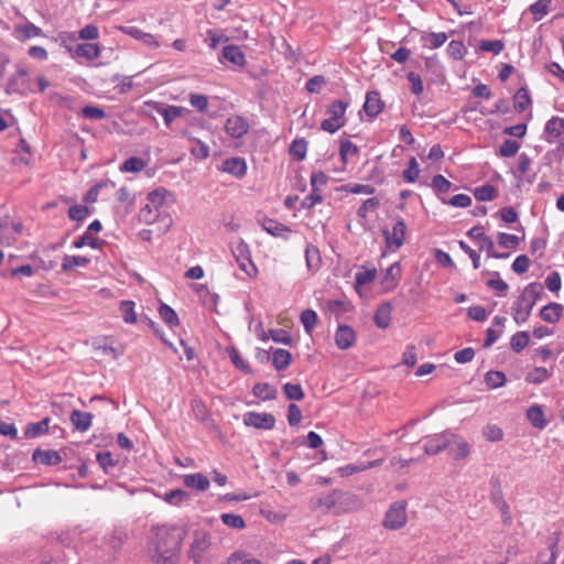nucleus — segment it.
Returning a JSON list of instances; mask_svg holds the SVG:
<instances>
[{
  "instance_id": "nucleus-1",
  "label": "nucleus",
  "mask_w": 564,
  "mask_h": 564,
  "mask_svg": "<svg viewBox=\"0 0 564 564\" xmlns=\"http://www.w3.org/2000/svg\"><path fill=\"white\" fill-rule=\"evenodd\" d=\"M184 536L185 530L182 527H154L150 538L154 564H177Z\"/></svg>"
},
{
  "instance_id": "nucleus-2",
  "label": "nucleus",
  "mask_w": 564,
  "mask_h": 564,
  "mask_svg": "<svg viewBox=\"0 0 564 564\" xmlns=\"http://www.w3.org/2000/svg\"><path fill=\"white\" fill-rule=\"evenodd\" d=\"M349 106L348 101L337 99L334 100L326 109L328 116L321 122V129L328 133H335L346 124V110Z\"/></svg>"
},
{
  "instance_id": "nucleus-3",
  "label": "nucleus",
  "mask_w": 564,
  "mask_h": 564,
  "mask_svg": "<svg viewBox=\"0 0 564 564\" xmlns=\"http://www.w3.org/2000/svg\"><path fill=\"white\" fill-rule=\"evenodd\" d=\"M231 252L239 265V268L250 278H254L258 269L251 259V251L247 242L239 239L231 245Z\"/></svg>"
},
{
  "instance_id": "nucleus-4",
  "label": "nucleus",
  "mask_w": 564,
  "mask_h": 564,
  "mask_svg": "<svg viewBox=\"0 0 564 564\" xmlns=\"http://www.w3.org/2000/svg\"><path fill=\"white\" fill-rule=\"evenodd\" d=\"M210 546V535L203 529H197L193 533V540L189 543L188 557L196 564L204 560L206 552Z\"/></svg>"
},
{
  "instance_id": "nucleus-5",
  "label": "nucleus",
  "mask_w": 564,
  "mask_h": 564,
  "mask_svg": "<svg viewBox=\"0 0 564 564\" xmlns=\"http://www.w3.org/2000/svg\"><path fill=\"white\" fill-rule=\"evenodd\" d=\"M406 523V503L405 501H397L388 509L383 525L390 530H398Z\"/></svg>"
},
{
  "instance_id": "nucleus-6",
  "label": "nucleus",
  "mask_w": 564,
  "mask_h": 564,
  "mask_svg": "<svg viewBox=\"0 0 564 564\" xmlns=\"http://www.w3.org/2000/svg\"><path fill=\"white\" fill-rule=\"evenodd\" d=\"M448 441L446 449L454 460H462L469 456L471 445L464 437L449 432Z\"/></svg>"
},
{
  "instance_id": "nucleus-7",
  "label": "nucleus",
  "mask_w": 564,
  "mask_h": 564,
  "mask_svg": "<svg viewBox=\"0 0 564 564\" xmlns=\"http://www.w3.org/2000/svg\"><path fill=\"white\" fill-rule=\"evenodd\" d=\"M382 235L389 248L399 249L404 243L406 235V225L404 220H397L392 229L382 230Z\"/></svg>"
},
{
  "instance_id": "nucleus-8",
  "label": "nucleus",
  "mask_w": 564,
  "mask_h": 564,
  "mask_svg": "<svg viewBox=\"0 0 564 564\" xmlns=\"http://www.w3.org/2000/svg\"><path fill=\"white\" fill-rule=\"evenodd\" d=\"M243 423L247 426L261 430H272L275 425V417L270 413L247 412L243 415Z\"/></svg>"
},
{
  "instance_id": "nucleus-9",
  "label": "nucleus",
  "mask_w": 564,
  "mask_h": 564,
  "mask_svg": "<svg viewBox=\"0 0 564 564\" xmlns=\"http://www.w3.org/2000/svg\"><path fill=\"white\" fill-rule=\"evenodd\" d=\"M167 196H170V192L163 187H160V188L152 191L151 193L148 194L149 204L142 210V217L144 218L145 221H152L155 218V216L152 217L150 215L152 213L151 205L155 209L156 208L159 209V207H161L165 203V199Z\"/></svg>"
},
{
  "instance_id": "nucleus-10",
  "label": "nucleus",
  "mask_w": 564,
  "mask_h": 564,
  "mask_svg": "<svg viewBox=\"0 0 564 564\" xmlns=\"http://www.w3.org/2000/svg\"><path fill=\"white\" fill-rule=\"evenodd\" d=\"M119 30L122 33L140 41L143 45H145L148 47L156 48L160 46L159 41L155 39V36L153 34L143 32L138 26L121 25V26H119Z\"/></svg>"
},
{
  "instance_id": "nucleus-11",
  "label": "nucleus",
  "mask_w": 564,
  "mask_h": 564,
  "mask_svg": "<svg viewBox=\"0 0 564 564\" xmlns=\"http://www.w3.org/2000/svg\"><path fill=\"white\" fill-rule=\"evenodd\" d=\"M449 431H445L440 434L429 436L424 444V452L427 455H436L443 449H446L448 445Z\"/></svg>"
},
{
  "instance_id": "nucleus-12",
  "label": "nucleus",
  "mask_w": 564,
  "mask_h": 564,
  "mask_svg": "<svg viewBox=\"0 0 564 564\" xmlns=\"http://www.w3.org/2000/svg\"><path fill=\"white\" fill-rule=\"evenodd\" d=\"M225 130L230 137L239 139L248 132L249 124L242 117L234 116L227 119Z\"/></svg>"
},
{
  "instance_id": "nucleus-13",
  "label": "nucleus",
  "mask_w": 564,
  "mask_h": 564,
  "mask_svg": "<svg viewBox=\"0 0 564 564\" xmlns=\"http://www.w3.org/2000/svg\"><path fill=\"white\" fill-rule=\"evenodd\" d=\"M154 109L163 117L166 127H170L173 120L176 118L182 117L185 112H188V110L183 107L174 105L163 106L160 102L154 104Z\"/></svg>"
},
{
  "instance_id": "nucleus-14",
  "label": "nucleus",
  "mask_w": 564,
  "mask_h": 564,
  "mask_svg": "<svg viewBox=\"0 0 564 564\" xmlns=\"http://www.w3.org/2000/svg\"><path fill=\"white\" fill-rule=\"evenodd\" d=\"M356 341L355 330L348 325H340L335 334V343L339 349H348Z\"/></svg>"
},
{
  "instance_id": "nucleus-15",
  "label": "nucleus",
  "mask_w": 564,
  "mask_h": 564,
  "mask_svg": "<svg viewBox=\"0 0 564 564\" xmlns=\"http://www.w3.org/2000/svg\"><path fill=\"white\" fill-rule=\"evenodd\" d=\"M384 104L381 100L380 94L376 90L369 91L366 95V100L364 104V110L370 118H376L382 110Z\"/></svg>"
},
{
  "instance_id": "nucleus-16",
  "label": "nucleus",
  "mask_w": 564,
  "mask_h": 564,
  "mask_svg": "<svg viewBox=\"0 0 564 564\" xmlns=\"http://www.w3.org/2000/svg\"><path fill=\"white\" fill-rule=\"evenodd\" d=\"M69 420L75 430L86 432L91 426L93 414L89 412L73 410L69 415Z\"/></svg>"
},
{
  "instance_id": "nucleus-17",
  "label": "nucleus",
  "mask_w": 564,
  "mask_h": 564,
  "mask_svg": "<svg viewBox=\"0 0 564 564\" xmlns=\"http://www.w3.org/2000/svg\"><path fill=\"white\" fill-rule=\"evenodd\" d=\"M101 48L96 43L77 44L74 48L75 57H83L87 61H94L100 56Z\"/></svg>"
},
{
  "instance_id": "nucleus-18",
  "label": "nucleus",
  "mask_w": 564,
  "mask_h": 564,
  "mask_svg": "<svg viewBox=\"0 0 564 564\" xmlns=\"http://www.w3.org/2000/svg\"><path fill=\"white\" fill-rule=\"evenodd\" d=\"M534 306L527 302H521V299H517L512 305V317L518 325H521L528 321Z\"/></svg>"
},
{
  "instance_id": "nucleus-19",
  "label": "nucleus",
  "mask_w": 564,
  "mask_h": 564,
  "mask_svg": "<svg viewBox=\"0 0 564 564\" xmlns=\"http://www.w3.org/2000/svg\"><path fill=\"white\" fill-rule=\"evenodd\" d=\"M564 312V306L560 303H549L540 311L541 318L546 323H556L561 319Z\"/></svg>"
},
{
  "instance_id": "nucleus-20",
  "label": "nucleus",
  "mask_w": 564,
  "mask_h": 564,
  "mask_svg": "<svg viewBox=\"0 0 564 564\" xmlns=\"http://www.w3.org/2000/svg\"><path fill=\"white\" fill-rule=\"evenodd\" d=\"M183 482L186 487L205 491L209 488V479L202 473L187 474L183 476Z\"/></svg>"
},
{
  "instance_id": "nucleus-21",
  "label": "nucleus",
  "mask_w": 564,
  "mask_h": 564,
  "mask_svg": "<svg viewBox=\"0 0 564 564\" xmlns=\"http://www.w3.org/2000/svg\"><path fill=\"white\" fill-rule=\"evenodd\" d=\"M223 170L238 178L247 172V163L242 158H230L224 161Z\"/></svg>"
},
{
  "instance_id": "nucleus-22",
  "label": "nucleus",
  "mask_w": 564,
  "mask_h": 564,
  "mask_svg": "<svg viewBox=\"0 0 564 564\" xmlns=\"http://www.w3.org/2000/svg\"><path fill=\"white\" fill-rule=\"evenodd\" d=\"M305 261L310 271L315 272L322 264V257L316 246L307 243L305 248Z\"/></svg>"
},
{
  "instance_id": "nucleus-23",
  "label": "nucleus",
  "mask_w": 564,
  "mask_h": 564,
  "mask_svg": "<svg viewBox=\"0 0 564 564\" xmlns=\"http://www.w3.org/2000/svg\"><path fill=\"white\" fill-rule=\"evenodd\" d=\"M527 419L535 429L543 430L547 425L544 412L540 405H532L527 410Z\"/></svg>"
},
{
  "instance_id": "nucleus-24",
  "label": "nucleus",
  "mask_w": 564,
  "mask_h": 564,
  "mask_svg": "<svg viewBox=\"0 0 564 564\" xmlns=\"http://www.w3.org/2000/svg\"><path fill=\"white\" fill-rule=\"evenodd\" d=\"M33 459L43 465H57L62 462V457L56 451H41L37 449L33 454Z\"/></svg>"
},
{
  "instance_id": "nucleus-25",
  "label": "nucleus",
  "mask_w": 564,
  "mask_h": 564,
  "mask_svg": "<svg viewBox=\"0 0 564 564\" xmlns=\"http://www.w3.org/2000/svg\"><path fill=\"white\" fill-rule=\"evenodd\" d=\"M263 229L273 237L288 238L291 229L274 219H267L263 223Z\"/></svg>"
},
{
  "instance_id": "nucleus-26",
  "label": "nucleus",
  "mask_w": 564,
  "mask_h": 564,
  "mask_svg": "<svg viewBox=\"0 0 564 564\" xmlns=\"http://www.w3.org/2000/svg\"><path fill=\"white\" fill-rule=\"evenodd\" d=\"M223 56L228 62L243 66L246 64V57L242 51L236 45H227L223 48Z\"/></svg>"
},
{
  "instance_id": "nucleus-27",
  "label": "nucleus",
  "mask_w": 564,
  "mask_h": 564,
  "mask_svg": "<svg viewBox=\"0 0 564 564\" xmlns=\"http://www.w3.org/2000/svg\"><path fill=\"white\" fill-rule=\"evenodd\" d=\"M552 2L553 0H538L530 4L528 10L532 14L534 22L541 21L544 17L547 15Z\"/></svg>"
},
{
  "instance_id": "nucleus-28",
  "label": "nucleus",
  "mask_w": 564,
  "mask_h": 564,
  "mask_svg": "<svg viewBox=\"0 0 564 564\" xmlns=\"http://www.w3.org/2000/svg\"><path fill=\"white\" fill-rule=\"evenodd\" d=\"M163 500L169 505L180 507L189 501V494L183 489H172L164 494Z\"/></svg>"
},
{
  "instance_id": "nucleus-29",
  "label": "nucleus",
  "mask_w": 564,
  "mask_h": 564,
  "mask_svg": "<svg viewBox=\"0 0 564 564\" xmlns=\"http://www.w3.org/2000/svg\"><path fill=\"white\" fill-rule=\"evenodd\" d=\"M541 294H542V286L538 283H530L529 285H527L523 289L519 299H521V302H527V303L531 304L532 306H534L536 301L540 299Z\"/></svg>"
},
{
  "instance_id": "nucleus-30",
  "label": "nucleus",
  "mask_w": 564,
  "mask_h": 564,
  "mask_svg": "<svg viewBox=\"0 0 564 564\" xmlns=\"http://www.w3.org/2000/svg\"><path fill=\"white\" fill-rule=\"evenodd\" d=\"M401 275V267L398 262L391 264L382 279V283L386 285L388 290H392L397 286L398 280Z\"/></svg>"
},
{
  "instance_id": "nucleus-31",
  "label": "nucleus",
  "mask_w": 564,
  "mask_h": 564,
  "mask_svg": "<svg viewBox=\"0 0 564 564\" xmlns=\"http://www.w3.org/2000/svg\"><path fill=\"white\" fill-rule=\"evenodd\" d=\"M48 423H50V419L45 417L40 422L28 424L25 432H24L25 436L28 438H35L42 434L47 433L48 432Z\"/></svg>"
},
{
  "instance_id": "nucleus-32",
  "label": "nucleus",
  "mask_w": 564,
  "mask_h": 564,
  "mask_svg": "<svg viewBox=\"0 0 564 564\" xmlns=\"http://www.w3.org/2000/svg\"><path fill=\"white\" fill-rule=\"evenodd\" d=\"M90 260L83 256H68L65 254L62 262V270L67 272L77 267H86Z\"/></svg>"
},
{
  "instance_id": "nucleus-33",
  "label": "nucleus",
  "mask_w": 564,
  "mask_h": 564,
  "mask_svg": "<svg viewBox=\"0 0 564 564\" xmlns=\"http://www.w3.org/2000/svg\"><path fill=\"white\" fill-rule=\"evenodd\" d=\"M253 394L263 400H273L276 397V389L269 383H257L252 389Z\"/></svg>"
},
{
  "instance_id": "nucleus-34",
  "label": "nucleus",
  "mask_w": 564,
  "mask_h": 564,
  "mask_svg": "<svg viewBox=\"0 0 564 564\" xmlns=\"http://www.w3.org/2000/svg\"><path fill=\"white\" fill-rule=\"evenodd\" d=\"M147 166V162L138 156H132L126 160L120 165V171L126 173H139Z\"/></svg>"
},
{
  "instance_id": "nucleus-35",
  "label": "nucleus",
  "mask_w": 564,
  "mask_h": 564,
  "mask_svg": "<svg viewBox=\"0 0 564 564\" xmlns=\"http://www.w3.org/2000/svg\"><path fill=\"white\" fill-rule=\"evenodd\" d=\"M391 321V307L389 304H383L378 307L375 314V323L380 328H387Z\"/></svg>"
},
{
  "instance_id": "nucleus-36",
  "label": "nucleus",
  "mask_w": 564,
  "mask_h": 564,
  "mask_svg": "<svg viewBox=\"0 0 564 564\" xmlns=\"http://www.w3.org/2000/svg\"><path fill=\"white\" fill-rule=\"evenodd\" d=\"M497 195V189L490 184H485L482 186L476 187L474 191V196L479 202H490L495 199Z\"/></svg>"
},
{
  "instance_id": "nucleus-37",
  "label": "nucleus",
  "mask_w": 564,
  "mask_h": 564,
  "mask_svg": "<svg viewBox=\"0 0 564 564\" xmlns=\"http://www.w3.org/2000/svg\"><path fill=\"white\" fill-rule=\"evenodd\" d=\"M301 323L307 334H311L318 323L317 313L313 310H305L301 314Z\"/></svg>"
},
{
  "instance_id": "nucleus-38",
  "label": "nucleus",
  "mask_w": 564,
  "mask_h": 564,
  "mask_svg": "<svg viewBox=\"0 0 564 564\" xmlns=\"http://www.w3.org/2000/svg\"><path fill=\"white\" fill-rule=\"evenodd\" d=\"M307 142L304 139H295L290 145V154L296 161H303L306 156Z\"/></svg>"
},
{
  "instance_id": "nucleus-39",
  "label": "nucleus",
  "mask_w": 564,
  "mask_h": 564,
  "mask_svg": "<svg viewBox=\"0 0 564 564\" xmlns=\"http://www.w3.org/2000/svg\"><path fill=\"white\" fill-rule=\"evenodd\" d=\"M160 317L170 326L174 327L180 324L176 312L166 304H161L159 307Z\"/></svg>"
},
{
  "instance_id": "nucleus-40",
  "label": "nucleus",
  "mask_w": 564,
  "mask_h": 564,
  "mask_svg": "<svg viewBox=\"0 0 564 564\" xmlns=\"http://www.w3.org/2000/svg\"><path fill=\"white\" fill-rule=\"evenodd\" d=\"M96 459L106 474H110L111 469L118 464L110 452L97 453Z\"/></svg>"
},
{
  "instance_id": "nucleus-41",
  "label": "nucleus",
  "mask_w": 564,
  "mask_h": 564,
  "mask_svg": "<svg viewBox=\"0 0 564 564\" xmlns=\"http://www.w3.org/2000/svg\"><path fill=\"white\" fill-rule=\"evenodd\" d=\"M551 375L552 371L547 370L546 368L536 367L527 375L525 381L530 383H542L547 380Z\"/></svg>"
},
{
  "instance_id": "nucleus-42",
  "label": "nucleus",
  "mask_w": 564,
  "mask_h": 564,
  "mask_svg": "<svg viewBox=\"0 0 564 564\" xmlns=\"http://www.w3.org/2000/svg\"><path fill=\"white\" fill-rule=\"evenodd\" d=\"M530 337L528 332H517L510 339V346L516 352H521L529 344Z\"/></svg>"
},
{
  "instance_id": "nucleus-43",
  "label": "nucleus",
  "mask_w": 564,
  "mask_h": 564,
  "mask_svg": "<svg viewBox=\"0 0 564 564\" xmlns=\"http://www.w3.org/2000/svg\"><path fill=\"white\" fill-rule=\"evenodd\" d=\"M272 362L278 370H283L291 362V354L285 349H276L273 352Z\"/></svg>"
},
{
  "instance_id": "nucleus-44",
  "label": "nucleus",
  "mask_w": 564,
  "mask_h": 564,
  "mask_svg": "<svg viewBox=\"0 0 564 564\" xmlns=\"http://www.w3.org/2000/svg\"><path fill=\"white\" fill-rule=\"evenodd\" d=\"M485 382L491 389H497L506 383V376L502 371L490 370L485 375Z\"/></svg>"
},
{
  "instance_id": "nucleus-45",
  "label": "nucleus",
  "mask_w": 564,
  "mask_h": 564,
  "mask_svg": "<svg viewBox=\"0 0 564 564\" xmlns=\"http://www.w3.org/2000/svg\"><path fill=\"white\" fill-rule=\"evenodd\" d=\"M188 139L193 142V145L191 148L192 155L200 160L209 156V147L207 144L193 137H188Z\"/></svg>"
},
{
  "instance_id": "nucleus-46",
  "label": "nucleus",
  "mask_w": 564,
  "mask_h": 564,
  "mask_svg": "<svg viewBox=\"0 0 564 564\" xmlns=\"http://www.w3.org/2000/svg\"><path fill=\"white\" fill-rule=\"evenodd\" d=\"M227 564H262L259 560L246 552H236L228 558Z\"/></svg>"
},
{
  "instance_id": "nucleus-47",
  "label": "nucleus",
  "mask_w": 564,
  "mask_h": 564,
  "mask_svg": "<svg viewBox=\"0 0 564 564\" xmlns=\"http://www.w3.org/2000/svg\"><path fill=\"white\" fill-rule=\"evenodd\" d=\"M519 149L520 144L518 141L506 139L499 148V155L502 158H511L518 153Z\"/></svg>"
},
{
  "instance_id": "nucleus-48",
  "label": "nucleus",
  "mask_w": 564,
  "mask_h": 564,
  "mask_svg": "<svg viewBox=\"0 0 564 564\" xmlns=\"http://www.w3.org/2000/svg\"><path fill=\"white\" fill-rule=\"evenodd\" d=\"M531 98L527 88H520L514 95V109L519 112L527 109Z\"/></svg>"
},
{
  "instance_id": "nucleus-49",
  "label": "nucleus",
  "mask_w": 564,
  "mask_h": 564,
  "mask_svg": "<svg viewBox=\"0 0 564 564\" xmlns=\"http://www.w3.org/2000/svg\"><path fill=\"white\" fill-rule=\"evenodd\" d=\"M220 519L229 528L241 530L246 527L243 518L235 513H223Z\"/></svg>"
},
{
  "instance_id": "nucleus-50",
  "label": "nucleus",
  "mask_w": 564,
  "mask_h": 564,
  "mask_svg": "<svg viewBox=\"0 0 564 564\" xmlns=\"http://www.w3.org/2000/svg\"><path fill=\"white\" fill-rule=\"evenodd\" d=\"M466 52V46L462 41H451L447 45V53L455 61L462 59Z\"/></svg>"
},
{
  "instance_id": "nucleus-51",
  "label": "nucleus",
  "mask_w": 564,
  "mask_h": 564,
  "mask_svg": "<svg viewBox=\"0 0 564 564\" xmlns=\"http://www.w3.org/2000/svg\"><path fill=\"white\" fill-rule=\"evenodd\" d=\"M359 152V149L356 144H354L349 140H341L340 141V148H339V155L344 163L347 162L349 156L357 155Z\"/></svg>"
},
{
  "instance_id": "nucleus-52",
  "label": "nucleus",
  "mask_w": 564,
  "mask_h": 564,
  "mask_svg": "<svg viewBox=\"0 0 564 564\" xmlns=\"http://www.w3.org/2000/svg\"><path fill=\"white\" fill-rule=\"evenodd\" d=\"M120 312L126 323L134 324L137 322V315L134 313V302L122 301L120 303Z\"/></svg>"
},
{
  "instance_id": "nucleus-53",
  "label": "nucleus",
  "mask_w": 564,
  "mask_h": 564,
  "mask_svg": "<svg viewBox=\"0 0 564 564\" xmlns=\"http://www.w3.org/2000/svg\"><path fill=\"white\" fill-rule=\"evenodd\" d=\"M419 174H420L419 163H417L416 159L414 156H412L409 160L408 167L402 173L403 178L408 183H414L417 180Z\"/></svg>"
},
{
  "instance_id": "nucleus-54",
  "label": "nucleus",
  "mask_w": 564,
  "mask_h": 564,
  "mask_svg": "<svg viewBox=\"0 0 564 564\" xmlns=\"http://www.w3.org/2000/svg\"><path fill=\"white\" fill-rule=\"evenodd\" d=\"M15 31L20 39L36 37L41 34V29L30 22L24 25L17 26Z\"/></svg>"
},
{
  "instance_id": "nucleus-55",
  "label": "nucleus",
  "mask_w": 564,
  "mask_h": 564,
  "mask_svg": "<svg viewBox=\"0 0 564 564\" xmlns=\"http://www.w3.org/2000/svg\"><path fill=\"white\" fill-rule=\"evenodd\" d=\"M484 437L489 442H499L503 438L502 430L495 424H488L482 429Z\"/></svg>"
},
{
  "instance_id": "nucleus-56",
  "label": "nucleus",
  "mask_w": 564,
  "mask_h": 564,
  "mask_svg": "<svg viewBox=\"0 0 564 564\" xmlns=\"http://www.w3.org/2000/svg\"><path fill=\"white\" fill-rule=\"evenodd\" d=\"M380 206V200L377 197L366 199L362 205L358 208L357 215L361 219H367L370 210H376Z\"/></svg>"
},
{
  "instance_id": "nucleus-57",
  "label": "nucleus",
  "mask_w": 564,
  "mask_h": 564,
  "mask_svg": "<svg viewBox=\"0 0 564 564\" xmlns=\"http://www.w3.org/2000/svg\"><path fill=\"white\" fill-rule=\"evenodd\" d=\"M288 399L300 401L304 398V391L300 384L288 382L283 386Z\"/></svg>"
},
{
  "instance_id": "nucleus-58",
  "label": "nucleus",
  "mask_w": 564,
  "mask_h": 564,
  "mask_svg": "<svg viewBox=\"0 0 564 564\" xmlns=\"http://www.w3.org/2000/svg\"><path fill=\"white\" fill-rule=\"evenodd\" d=\"M80 115L84 118L93 119V120H100L106 117V112L102 108L97 106H86L80 110Z\"/></svg>"
},
{
  "instance_id": "nucleus-59",
  "label": "nucleus",
  "mask_w": 564,
  "mask_h": 564,
  "mask_svg": "<svg viewBox=\"0 0 564 564\" xmlns=\"http://www.w3.org/2000/svg\"><path fill=\"white\" fill-rule=\"evenodd\" d=\"M85 246H90L91 248L97 249L99 248L100 242L97 238L86 232L73 242V247L77 249L83 248Z\"/></svg>"
},
{
  "instance_id": "nucleus-60",
  "label": "nucleus",
  "mask_w": 564,
  "mask_h": 564,
  "mask_svg": "<svg viewBox=\"0 0 564 564\" xmlns=\"http://www.w3.org/2000/svg\"><path fill=\"white\" fill-rule=\"evenodd\" d=\"M545 130L546 132L558 137L562 134V132H564V120L557 117H553L546 122Z\"/></svg>"
},
{
  "instance_id": "nucleus-61",
  "label": "nucleus",
  "mask_w": 564,
  "mask_h": 564,
  "mask_svg": "<svg viewBox=\"0 0 564 564\" xmlns=\"http://www.w3.org/2000/svg\"><path fill=\"white\" fill-rule=\"evenodd\" d=\"M89 215V209L85 205H74L68 209V217L72 220L82 221Z\"/></svg>"
},
{
  "instance_id": "nucleus-62",
  "label": "nucleus",
  "mask_w": 564,
  "mask_h": 564,
  "mask_svg": "<svg viewBox=\"0 0 564 564\" xmlns=\"http://www.w3.org/2000/svg\"><path fill=\"white\" fill-rule=\"evenodd\" d=\"M189 104L192 107L200 112H204L208 108V98L202 94H189Z\"/></svg>"
},
{
  "instance_id": "nucleus-63",
  "label": "nucleus",
  "mask_w": 564,
  "mask_h": 564,
  "mask_svg": "<svg viewBox=\"0 0 564 564\" xmlns=\"http://www.w3.org/2000/svg\"><path fill=\"white\" fill-rule=\"evenodd\" d=\"M15 241V237L7 223L0 220V245L11 246Z\"/></svg>"
},
{
  "instance_id": "nucleus-64",
  "label": "nucleus",
  "mask_w": 564,
  "mask_h": 564,
  "mask_svg": "<svg viewBox=\"0 0 564 564\" xmlns=\"http://www.w3.org/2000/svg\"><path fill=\"white\" fill-rule=\"evenodd\" d=\"M328 176L322 171H315L311 175L312 189L319 191L327 184Z\"/></svg>"
}]
</instances>
